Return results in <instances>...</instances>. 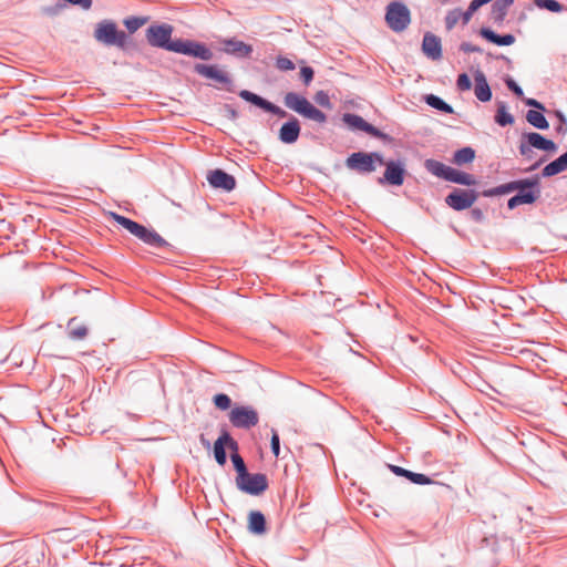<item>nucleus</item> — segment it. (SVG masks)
<instances>
[{
  "label": "nucleus",
  "instance_id": "obj_1",
  "mask_svg": "<svg viewBox=\"0 0 567 567\" xmlns=\"http://www.w3.org/2000/svg\"><path fill=\"white\" fill-rule=\"evenodd\" d=\"M238 95L244 101L255 105L264 112L270 113L279 118H287L279 128L278 140L287 145L295 144L301 134V124L298 117L289 114L282 107L274 104L267 99L249 90H240Z\"/></svg>",
  "mask_w": 567,
  "mask_h": 567
},
{
  "label": "nucleus",
  "instance_id": "obj_2",
  "mask_svg": "<svg viewBox=\"0 0 567 567\" xmlns=\"http://www.w3.org/2000/svg\"><path fill=\"white\" fill-rule=\"evenodd\" d=\"M110 216L145 245L154 249H172L173 246L153 228H147L144 225L114 212H111Z\"/></svg>",
  "mask_w": 567,
  "mask_h": 567
},
{
  "label": "nucleus",
  "instance_id": "obj_3",
  "mask_svg": "<svg viewBox=\"0 0 567 567\" xmlns=\"http://www.w3.org/2000/svg\"><path fill=\"white\" fill-rule=\"evenodd\" d=\"M284 105L306 120L324 124L328 120L326 113L313 105L305 95L297 92H287L282 99Z\"/></svg>",
  "mask_w": 567,
  "mask_h": 567
},
{
  "label": "nucleus",
  "instance_id": "obj_4",
  "mask_svg": "<svg viewBox=\"0 0 567 567\" xmlns=\"http://www.w3.org/2000/svg\"><path fill=\"white\" fill-rule=\"evenodd\" d=\"M93 35L97 42L106 47H116L122 51L128 50L130 37L123 30H120L113 20L100 21Z\"/></svg>",
  "mask_w": 567,
  "mask_h": 567
},
{
  "label": "nucleus",
  "instance_id": "obj_5",
  "mask_svg": "<svg viewBox=\"0 0 567 567\" xmlns=\"http://www.w3.org/2000/svg\"><path fill=\"white\" fill-rule=\"evenodd\" d=\"M174 28L169 23H153L145 31L147 43L157 49L174 52L177 39H173Z\"/></svg>",
  "mask_w": 567,
  "mask_h": 567
},
{
  "label": "nucleus",
  "instance_id": "obj_6",
  "mask_svg": "<svg viewBox=\"0 0 567 567\" xmlns=\"http://www.w3.org/2000/svg\"><path fill=\"white\" fill-rule=\"evenodd\" d=\"M384 157L379 152H354L346 159V166L359 174H370L377 169V164H383Z\"/></svg>",
  "mask_w": 567,
  "mask_h": 567
},
{
  "label": "nucleus",
  "instance_id": "obj_7",
  "mask_svg": "<svg viewBox=\"0 0 567 567\" xmlns=\"http://www.w3.org/2000/svg\"><path fill=\"white\" fill-rule=\"evenodd\" d=\"M385 22L393 32H403L411 22V11L401 1L390 2L385 9Z\"/></svg>",
  "mask_w": 567,
  "mask_h": 567
},
{
  "label": "nucleus",
  "instance_id": "obj_8",
  "mask_svg": "<svg viewBox=\"0 0 567 567\" xmlns=\"http://www.w3.org/2000/svg\"><path fill=\"white\" fill-rule=\"evenodd\" d=\"M193 71L205 79L220 84V86H217L218 89H224L231 93L235 92V83L231 75L221 70L217 64L196 63Z\"/></svg>",
  "mask_w": 567,
  "mask_h": 567
},
{
  "label": "nucleus",
  "instance_id": "obj_9",
  "mask_svg": "<svg viewBox=\"0 0 567 567\" xmlns=\"http://www.w3.org/2000/svg\"><path fill=\"white\" fill-rule=\"evenodd\" d=\"M342 122L351 130V131H362L372 137L379 138L384 143H392L393 137L389 134L382 132L371 123L367 122L362 116L354 113H344L342 115Z\"/></svg>",
  "mask_w": 567,
  "mask_h": 567
},
{
  "label": "nucleus",
  "instance_id": "obj_10",
  "mask_svg": "<svg viewBox=\"0 0 567 567\" xmlns=\"http://www.w3.org/2000/svg\"><path fill=\"white\" fill-rule=\"evenodd\" d=\"M480 193L470 188H453L445 197V204L456 212L468 209L477 200Z\"/></svg>",
  "mask_w": 567,
  "mask_h": 567
},
{
  "label": "nucleus",
  "instance_id": "obj_11",
  "mask_svg": "<svg viewBox=\"0 0 567 567\" xmlns=\"http://www.w3.org/2000/svg\"><path fill=\"white\" fill-rule=\"evenodd\" d=\"M174 53L184 54L203 61H210L214 58L213 51L203 42L189 39H177Z\"/></svg>",
  "mask_w": 567,
  "mask_h": 567
},
{
  "label": "nucleus",
  "instance_id": "obj_12",
  "mask_svg": "<svg viewBox=\"0 0 567 567\" xmlns=\"http://www.w3.org/2000/svg\"><path fill=\"white\" fill-rule=\"evenodd\" d=\"M385 171L382 177L378 178L380 185L402 186L406 175L405 164L402 159H389L382 164Z\"/></svg>",
  "mask_w": 567,
  "mask_h": 567
},
{
  "label": "nucleus",
  "instance_id": "obj_13",
  "mask_svg": "<svg viewBox=\"0 0 567 567\" xmlns=\"http://www.w3.org/2000/svg\"><path fill=\"white\" fill-rule=\"evenodd\" d=\"M236 485L241 492L258 496L268 488V478L262 473L252 474L247 472L241 477H236Z\"/></svg>",
  "mask_w": 567,
  "mask_h": 567
},
{
  "label": "nucleus",
  "instance_id": "obj_14",
  "mask_svg": "<svg viewBox=\"0 0 567 567\" xmlns=\"http://www.w3.org/2000/svg\"><path fill=\"white\" fill-rule=\"evenodd\" d=\"M229 421L234 427L249 430L258 424L259 416L254 408L239 405L230 411Z\"/></svg>",
  "mask_w": 567,
  "mask_h": 567
},
{
  "label": "nucleus",
  "instance_id": "obj_15",
  "mask_svg": "<svg viewBox=\"0 0 567 567\" xmlns=\"http://www.w3.org/2000/svg\"><path fill=\"white\" fill-rule=\"evenodd\" d=\"M218 43L221 45L219 50L236 59H250L254 52L252 45L245 43L237 38H220Z\"/></svg>",
  "mask_w": 567,
  "mask_h": 567
},
{
  "label": "nucleus",
  "instance_id": "obj_16",
  "mask_svg": "<svg viewBox=\"0 0 567 567\" xmlns=\"http://www.w3.org/2000/svg\"><path fill=\"white\" fill-rule=\"evenodd\" d=\"M226 447H228L230 452L239 450L237 441L228 431L224 430L214 443V457L220 466H224L227 463Z\"/></svg>",
  "mask_w": 567,
  "mask_h": 567
},
{
  "label": "nucleus",
  "instance_id": "obj_17",
  "mask_svg": "<svg viewBox=\"0 0 567 567\" xmlns=\"http://www.w3.org/2000/svg\"><path fill=\"white\" fill-rule=\"evenodd\" d=\"M520 181L528 182V185L517 188L516 195L524 205L534 204L540 196V176L534 175L529 178H522Z\"/></svg>",
  "mask_w": 567,
  "mask_h": 567
},
{
  "label": "nucleus",
  "instance_id": "obj_18",
  "mask_svg": "<svg viewBox=\"0 0 567 567\" xmlns=\"http://www.w3.org/2000/svg\"><path fill=\"white\" fill-rule=\"evenodd\" d=\"M207 182L213 188L231 192L236 187V179L221 168L209 171Z\"/></svg>",
  "mask_w": 567,
  "mask_h": 567
},
{
  "label": "nucleus",
  "instance_id": "obj_19",
  "mask_svg": "<svg viewBox=\"0 0 567 567\" xmlns=\"http://www.w3.org/2000/svg\"><path fill=\"white\" fill-rule=\"evenodd\" d=\"M422 52L433 61L442 58L441 39L432 32H425L422 40Z\"/></svg>",
  "mask_w": 567,
  "mask_h": 567
},
{
  "label": "nucleus",
  "instance_id": "obj_20",
  "mask_svg": "<svg viewBox=\"0 0 567 567\" xmlns=\"http://www.w3.org/2000/svg\"><path fill=\"white\" fill-rule=\"evenodd\" d=\"M523 140L527 141L532 148L544 151L547 153H555L557 151V144L537 132L524 133Z\"/></svg>",
  "mask_w": 567,
  "mask_h": 567
},
{
  "label": "nucleus",
  "instance_id": "obj_21",
  "mask_svg": "<svg viewBox=\"0 0 567 567\" xmlns=\"http://www.w3.org/2000/svg\"><path fill=\"white\" fill-rule=\"evenodd\" d=\"M474 94L483 103L492 100V89L483 71L476 70L474 73Z\"/></svg>",
  "mask_w": 567,
  "mask_h": 567
},
{
  "label": "nucleus",
  "instance_id": "obj_22",
  "mask_svg": "<svg viewBox=\"0 0 567 567\" xmlns=\"http://www.w3.org/2000/svg\"><path fill=\"white\" fill-rule=\"evenodd\" d=\"M388 467L396 476L405 477L406 480H409L413 484H416V485H430V484L434 483V481L430 476H427L425 474L415 473V472H412V471L406 470L404 467H401V466H398V465H392V464H388Z\"/></svg>",
  "mask_w": 567,
  "mask_h": 567
},
{
  "label": "nucleus",
  "instance_id": "obj_23",
  "mask_svg": "<svg viewBox=\"0 0 567 567\" xmlns=\"http://www.w3.org/2000/svg\"><path fill=\"white\" fill-rule=\"evenodd\" d=\"M478 35L485 39L486 41L496 44L498 47H508L515 43L516 38L512 33L498 34L493 31L491 28L482 27L478 30Z\"/></svg>",
  "mask_w": 567,
  "mask_h": 567
},
{
  "label": "nucleus",
  "instance_id": "obj_24",
  "mask_svg": "<svg viewBox=\"0 0 567 567\" xmlns=\"http://www.w3.org/2000/svg\"><path fill=\"white\" fill-rule=\"evenodd\" d=\"M248 530L254 535H262L267 532V520L260 511H251L249 513Z\"/></svg>",
  "mask_w": 567,
  "mask_h": 567
},
{
  "label": "nucleus",
  "instance_id": "obj_25",
  "mask_svg": "<svg viewBox=\"0 0 567 567\" xmlns=\"http://www.w3.org/2000/svg\"><path fill=\"white\" fill-rule=\"evenodd\" d=\"M424 167L432 175L440 177L446 182L449 181L453 169V167L433 158L425 159Z\"/></svg>",
  "mask_w": 567,
  "mask_h": 567
},
{
  "label": "nucleus",
  "instance_id": "obj_26",
  "mask_svg": "<svg viewBox=\"0 0 567 567\" xmlns=\"http://www.w3.org/2000/svg\"><path fill=\"white\" fill-rule=\"evenodd\" d=\"M567 169V162L561 154L556 159L548 163L543 169L540 177L547 178L555 175H558Z\"/></svg>",
  "mask_w": 567,
  "mask_h": 567
},
{
  "label": "nucleus",
  "instance_id": "obj_27",
  "mask_svg": "<svg viewBox=\"0 0 567 567\" xmlns=\"http://www.w3.org/2000/svg\"><path fill=\"white\" fill-rule=\"evenodd\" d=\"M424 102H425L429 106H431V107H433V109H435V110H437V111H440V112H442V113H444V114H452V113H454V109H453V106H452V105H450L449 103H446V102H445L442 97H440L439 95H435V94H426V95L424 96Z\"/></svg>",
  "mask_w": 567,
  "mask_h": 567
},
{
  "label": "nucleus",
  "instance_id": "obj_28",
  "mask_svg": "<svg viewBox=\"0 0 567 567\" xmlns=\"http://www.w3.org/2000/svg\"><path fill=\"white\" fill-rule=\"evenodd\" d=\"M450 183L458 184L462 186H473L476 185V178L466 172L453 168L452 173L450 175L449 181Z\"/></svg>",
  "mask_w": 567,
  "mask_h": 567
},
{
  "label": "nucleus",
  "instance_id": "obj_29",
  "mask_svg": "<svg viewBox=\"0 0 567 567\" xmlns=\"http://www.w3.org/2000/svg\"><path fill=\"white\" fill-rule=\"evenodd\" d=\"M475 158V151L471 146L462 147L454 152L453 163L457 166L470 164Z\"/></svg>",
  "mask_w": 567,
  "mask_h": 567
},
{
  "label": "nucleus",
  "instance_id": "obj_30",
  "mask_svg": "<svg viewBox=\"0 0 567 567\" xmlns=\"http://www.w3.org/2000/svg\"><path fill=\"white\" fill-rule=\"evenodd\" d=\"M527 122L538 130H548L549 123L546 120L545 115L542 111L528 110L526 113Z\"/></svg>",
  "mask_w": 567,
  "mask_h": 567
},
{
  "label": "nucleus",
  "instance_id": "obj_31",
  "mask_svg": "<svg viewBox=\"0 0 567 567\" xmlns=\"http://www.w3.org/2000/svg\"><path fill=\"white\" fill-rule=\"evenodd\" d=\"M515 118L514 116L508 113L507 105L505 102H497V109L495 114V122L502 126H508L514 123Z\"/></svg>",
  "mask_w": 567,
  "mask_h": 567
},
{
  "label": "nucleus",
  "instance_id": "obj_32",
  "mask_svg": "<svg viewBox=\"0 0 567 567\" xmlns=\"http://www.w3.org/2000/svg\"><path fill=\"white\" fill-rule=\"evenodd\" d=\"M507 11H508V9L506 7H504L502 3H499L497 0H495L491 7V12H489L491 21L494 24L501 27L505 21Z\"/></svg>",
  "mask_w": 567,
  "mask_h": 567
},
{
  "label": "nucleus",
  "instance_id": "obj_33",
  "mask_svg": "<svg viewBox=\"0 0 567 567\" xmlns=\"http://www.w3.org/2000/svg\"><path fill=\"white\" fill-rule=\"evenodd\" d=\"M76 318H71L68 322V334L72 340H82L84 339L89 330L84 324L75 326Z\"/></svg>",
  "mask_w": 567,
  "mask_h": 567
},
{
  "label": "nucleus",
  "instance_id": "obj_34",
  "mask_svg": "<svg viewBox=\"0 0 567 567\" xmlns=\"http://www.w3.org/2000/svg\"><path fill=\"white\" fill-rule=\"evenodd\" d=\"M148 21V17H137L131 16L123 20V24L127 29L130 33L136 32L141 27L146 24Z\"/></svg>",
  "mask_w": 567,
  "mask_h": 567
},
{
  "label": "nucleus",
  "instance_id": "obj_35",
  "mask_svg": "<svg viewBox=\"0 0 567 567\" xmlns=\"http://www.w3.org/2000/svg\"><path fill=\"white\" fill-rule=\"evenodd\" d=\"M534 4L543 10H547L550 12H561L565 7L557 0H534Z\"/></svg>",
  "mask_w": 567,
  "mask_h": 567
},
{
  "label": "nucleus",
  "instance_id": "obj_36",
  "mask_svg": "<svg viewBox=\"0 0 567 567\" xmlns=\"http://www.w3.org/2000/svg\"><path fill=\"white\" fill-rule=\"evenodd\" d=\"M230 460L233 462L235 471L237 472V477H241L244 474L248 472L246 463L244 458L239 455L238 451L231 452Z\"/></svg>",
  "mask_w": 567,
  "mask_h": 567
},
{
  "label": "nucleus",
  "instance_id": "obj_37",
  "mask_svg": "<svg viewBox=\"0 0 567 567\" xmlns=\"http://www.w3.org/2000/svg\"><path fill=\"white\" fill-rule=\"evenodd\" d=\"M524 185H528V182L515 179V181H511L508 183L498 185V190H499L501 195L511 194L513 192H517V188H519Z\"/></svg>",
  "mask_w": 567,
  "mask_h": 567
},
{
  "label": "nucleus",
  "instance_id": "obj_38",
  "mask_svg": "<svg viewBox=\"0 0 567 567\" xmlns=\"http://www.w3.org/2000/svg\"><path fill=\"white\" fill-rule=\"evenodd\" d=\"M461 20V9L450 10L445 16V27L450 31Z\"/></svg>",
  "mask_w": 567,
  "mask_h": 567
},
{
  "label": "nucleus",
  "instance_id": "obj_39",
  "mask_svg": "<svg viewBox=\"0 0 567 567\" xmlns=\"http://www.w3.org/2000/svg\"><path fill=\"white\" fill-rule=\"evenodd\" d=\"M213 402L216 408L223 411L228 410L231 405V399L225 393H218L214 395Z\"/></svg>",
  "mask_w": 567,
  "mask_h": 567
},
{
  "label": "nucleus",
  "instance_id": "obj_40",
  "mask_svg": "<svg viewBox=\"0 0 567 567\" xmlns=\"http://www.w3.org/2000/svg\"><path fill=\"white\" fill-rule=\"evenodd\" d=\"M275 65L279 71H292L296 68L295 63L284 55H278L276 58Z\"/></svg>",
  "mask_w": 567,
  "mask_h": 567
},
{
  "label": "nucleus",
  "instance_id": "obj_41",
  "mask_svg": "<svg viewBox=\"0 0 567 567\" xmlns=\"http://www.w3.org/2000/svg\"><path fill=\"white\" fill-rule=\"evenodd\" d=\"M299 78H300V81L306 86H308L315 78V70L309 65H305L300 69Z\"/></svg>",
  "mask_w": 567,
  "mask_h": 567
},
{
  "label": "nucleus",
  "instance_id": "obj_42",
  "mask_svg": "<svg viewBox=\"0 0 567 567\" xmlns=\"http://www.w3.org/2000/svg\"><path fill=\"white\" fill-rule=\"evenodd\" d=\"M456 87L461 92H465L472 89V81L467 73L458 74L456 79Z\"/></svg>",
  "mask_w": 567,
  "mask_h": 567
},
{
  "label": "nucleus",
  "instance_id": "obj_43",
  "mask_svg": "<svg viewBox=\"0 0 567 567\" xmlns=\"http://www.w3.org/2000/svg\"><path fill=\"white\" fill-rule=\"evenodd\" d=\"M315 102L326 109H331L332 104L330 101V96L326 91H318L313 96Z\"/></svg>",
  "mask_w": 567,
  "mask_h": 567
},
{
  "label": "nucleus",
  "instance_id": "obj_44",
  "mask_svg": "<svg viewBox=\"0 0 567 567\" xmlns=\"http://www.w3.org/2000/svg\"><path fill=\"white\" fill-rule=\"evenodd\" d=\"M270 447L272 454L278 457L280 455V437L275 429L271 430Z\"/></svg>",
  "mask_w": 567,
  "mask_h": 567
},
{
  "label": "nucleus",
  "instance_id": "obj_45",
  "mask_svg": "<svg viewBox=\"0 0 567 567\" xmlns=\"http://www.w3.org/2000/svg\"><path fill=\"white\" fill-rule=\"evenodd\" d=\"M505 84L509 91H512L517 97L523 99L524 92L523 89L515 82L514 79L507 76L505 79Z\"/></svg>",
  "mask_w": 567,
  "mask_h": 567
},
{
  "label": "nucleus",
  "instance_id": "obj_46",
  "mask_svg": "<svg viewBox=\"0 0 567 567\" xmlns=\"http://www.w3.org/2000/svg\"><path fill=\"white\" fill-rule=\"evenodd\" d=\"M518 150L520 155L524 156L526 159H530L533 157L534 152L532 146H529V144L527 143V141H524L522 138Z\"/></svg>",
  "mask_w": 567,
  "mask_h": 567
},
{
  "label": "nucleus",
  "instance_id": "obj_47",
  "mask_svg": "<svg viewBox=\"0 0 567 567\" xmlns=\"http://www.w3.org/2000/svg\"><path fill=\"white\" fill-rule=\"evenodd\" d=\"M460 51L464 52V53H482L483 50L478 47V45H475L471 42H462L460 44Z\"/></svg>",
  "mask_w": 567,
  "mask_h": 567
},
{
  "label": "nucleus",
  "instance_id": "obj_48",
  "mask_svg": "<svg viewBox=\"0 0 567 567\" xmlns=\"http://www.w3.org/2000/svg\"><path fill=\"white\" fill-rule=\"evenodd\" d=\"M556 116L558 117V126L556 127V131L558 133H566L567 131V120L566 116L561 111H556Z\"/></svg>",
  "mask_w": 567,
  "mask_h": 567
},
{
  "label": "nucleus",
  "instance_id": "obj_49",
  "mask_svg": "<svg viewBox=\"0 0 567 567\" xmlns=\"http://www.w3.org/2000/svg\"><path fill=\"white\" fill-rule=\"evenodd\" d=\"M223 111L225 116L228 117L230 121H236L239 117V113L237 112V110L229 104H225L223 106Z\"/></svg>",
  "mask_w": 567,
  "mask_h": 567
},
{
  "label": "nucleus",
  "instance_id": "obj_50",
  "mask_svg": "<svg viewBox=\"0 0 567 567\" xmlns=\"http://www.w3.org/2000/svg\"><path fill=\"white\" fill-rule=\"evenodd\" d=\"M523 101L524 103L527 105V106H530V107H534L536 111H542V112H545L546 109L544 106L543 103H540L539 101H537L536 99H533V97H526L524 99L523 97Z\"/></svg>",
  "mask_w": 567,
  "mask_h": 567
},
{
  "label": "nucleus",
  "instance_id": "obj_51",
  "mask_svg": "<svg viewBox=\"0 0 567 567\" xmlns=\"http://www.w3.org/2000/svg\"><path fill=\"white\" fill-rule=\"evenodd\" d=\"M471 218L476 223H482L485 218L481 208H472L470 212Z\"/></svg>",
  "mask_w": 567,
  "mask_h": 567
},
{
  "label": "nucleus",
  "instance_id": "obj_52",
  "mask_svg": "<svg viewBox=\"0 0 567 567\" xmlns=\"http://www.w3.org/2000/svg\"><path fill=\"white\" fill-rule=\"evenodd\" d=\"M475 12L467 7L465 11L461 10V20L463 24H467Z\"/></svg>",
  "mask_w": 567,
  "mask_h": 567
},
{
  "label": "nucleus",
  "instance_id": "obj_53",
  "mask_svg": "<svg viewBox=\"0 0 567 567\" xmlns=\"http://www.w3.org/2000/svg\"><path fill=\"white\" fill-rule=\"evenodd\" d=\"M519 205H524L523 202L519 199V197L515 194L507 200V208L514 209Z\"/></svg>",
  "mask_w": 567,
  "mask_h": 567
},
{
  "label": "nucleus",
  "instance_id": "obj_54",
  "mask_svg": "<svg viewBox=\"0 0 567 567\" xmlns=\"http://www.w3.org/2000/svg\"><path fill=\"white\" fill-rule=\"evenodd\" d=\"M480 195H482L483 197H495L501 196V193L498 190V186H496L493 188L484 189L482 193H480Z\"/></svg>",
  "mask_w": 567,
  "mask_h": 567
},
{
  "label": "nucleus",
  "instance_id": "obj_55",
  "mask_svg": "<svg viewBox=\"0 0 567 567\" xmlns=\"http://www.w3.org/2000/svg\"><path fill=\"white\" fill-rule=\"evenodd\" d=\"M546 161V157H542L539 161H537L536 163H534L532 166H529L528 168H526L524 172L525 173H529V172H533L535 169H537L544 162Z\"/></svg>",
  "mask_w": 567,
  "mask_h": 567
},
{
  "label": "nucleus",
  "instance_id": "obj_56",
  "mask_svg": "<svg viewBox=\"0 0 567 567\" xmlns=\"http://www.w3.org/2000/svg\"><path fill=\"white\" fill-rule=\"evenodd\" d=\"M200 443L203 444V446H205L206 449H209L210 447V442L205 439V436L202 434L200 435Z\"/></svg>",
  "mask_w": 567,
  "mask_h": 567
},
{
  "label": "nucleus",
  "instance_id": "obj_57",
  "mask_svg": "<svg viewBox=\"0 0 567 567\" xmlns=\"http://www.w3.org/2000/svg\"><path fill=\"white\" fill-rule=\"evenodd\" d=\"M499 3H502L504 7H506L507 9H509V7L512 6V3L514 2V0H497Z\"/></svg>",
  "mask_w": 567,
  "mask_h": 567
},
{
  "label": "nucleus",
  "instance_id": "obj_58",
  "mask_svg": "<svg viewBox=\"0 0 567 567\" xmlns=\"http://www.w3.org/2000/svg\"><path fill=\"white\" fill-rule=\"evenodd\" d=\"M495 59H502V60L506 61L507 63H511V59H508L505 55H498V56H495Z\"/></svg>",
  "mask_w": 567,
  "mask_h": 567
}]
</instances>
